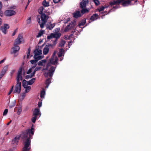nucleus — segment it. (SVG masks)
<instances>
[{
  "label": "nucleus",
  "instance_id": "obj_14",
  "mask_svg": "<svg viewBox=\"0 0 151 151\" xmlns=\"http://www.w3.org/2000/svg\"><path fill=\"white\" fill-rule=\"evenodd\" d=\"M40 114V110L38 108H35L33 112V116L37 117Z\"/></svg>",
  "mask_w": 151,
  "mask_h": 151
},
{
  "label": "nucleus",
  "instance_id": "obj_61",
  "mask_svg": "<svg viewBox=\"0 0 151 151\" xmlns=\"http://www.w3.org/2000/svg\"><path fill=\"white\" fill-rule=\"evenodd\" d=\"M2 4L1 2L0 1V9H1L2 7Z\"/></svg>",
  "mask_w": 151,
  "mask_h": 151
},
{
  "label": "nucleus",
  "instance_id": "obj_7",
  "mask_svg": "<svg viewBox=\"0 0 151 151\" xmlns=\"http://www.w3.org/2000/svg\"><path fill=\"white\" fill-rule=\"evenodd\" d=\"M4 14L6 16L10 17L15 15L16 14V12L12 10H7L5 11Z\"/></svg>",
  "mask_w": 151,
  "mask_h": 151
},
{
  "label": "nucleus",
  "instance_id": "obj_41",
  "mask_svg": "<svg viewBox=\"0 0 151 151\" xmlns=\"http://www.w3.org/2000/svg\"><path fill=\"white\" fill-rule=\"evenodd\" d=\"M31 22V17H29L27 20V24H29Z\"/></svg>",
  "mask_w": 151,
  "mask_h": 151
},
{
  "label": "nucleus",
  "instance_id": "obj_35",
  "mask_svg": "<svg viewBox=\"0 0 151 151\" xmlns=\"http://www.w3.org/2000/svg\"><path fill=\"white\" fill-rule=\"evenodd\" d=\"M27 82L25 80H24L22 82V86L24 87V88H25V87L27 86Z\"/></svg>",
  "mask_w": 151,
  "mask_h": 151
},
{
  "label": "nucleus",
  "instance_id": "obj_12",
  "mask_svg": "<svg viewBox=\"0 0 151 151\" xmlns=\"http://www.w3.org/2000/svg\"><path fill=\"white\" fill-rule=\"evenodd\" d=\"M9 27V25L7 24H4V27H1V29L3 32L4 34H6V33L7 29H8Z\"/></svg>",
  "mask_w": 151,
  "mask_h": 151
},
{
  "label": "nucleus",
  "instance_id": "obj_20",
  "mask_svg": "<svg viewBox=\"0 0 151 151\" xmlns=\"http://www.w3.org/2000/svg\"><path fill=\"white\" fill-rule=\"evenodd\" d=\"M64 50L63 48L60 49L59 52L58 54V56L59 57L62 56L63 54H64Z\"/></svg>",
  "mask_w": 151,
  "mask_h": 151
},
{
  "label": "nucleus",
  "instance_id": "obj_6",
  "mask_svg": "<svg viewBox=\"0 0 151 151\" xmlns=\"http://www.w3.org/2000/svg\"><path fill=\"white\" fill-rule=\"evenodd\" d=\"M58 58L55 56L54 53L52 55L51 58L50 59V62L48 63L52 65H55L58 61Z\"/></svg>",
  "mask_w": 151,
  "mask_h": 151
},
{
  "label": "nucleus",
  "instance_id": "obj_26",
  "mask_svg": "<svg viewBox=\"0 0 151 151\" xmlns=\"http://www.w3.org/2000/svg\"><path fill=\"white\" fill-rule=\"evenodd\" d=\"M42 4L45 7L48 6L49 5V3L47 2L45 0H44L42 2Z\"/></svg>",
  "mask_w": 151,
  "mask_h": 151
},
{
  "label": "nucleus",
  "instance_id": "obj_62",
  "mask_svg": "<svg viewBox=\"0 0 151 151\" xmlns=\"http://www.w3.org/2000/svg\"><path fill=\"white\" fill-rule=\"evenodd\" d=\"M1 73L3 74H4V75L5 74V72H4L2 70V71L1 72Z\"/></svg>",
  "mask_w": 151,
  "mask_h": 151
},
{
  "label": "nucleus",
  "instance_id": "obj_15",
  "mask_svg": "<svg viewBox=\"0 0 151 151\" xmlns=\"http://www.w3.org/2000/svg\"><path fill=\"white\" fill-rule=\"evenodd\" d=\"M43 58V56L40 55H37V54H34V58L35 59H36L38 61L42 58Z\"/></svg>",
  "mask_w": 151,
  "mask_h": 151
},
{
  "label": "nucleus",
  "instance_id": "obj_17",
  "mask_svg": "<svg viewBox=\"0 0 151 151\" xmlns=\"http://www.w3.org/2000/svg\"><path fill=\"white\" fill-rule=\"evenodd\" d=\"M52 34L53 38H55L57 39L59 38L61 35V34L60 33H52Z\"/></svg>",
  "mask_w": 151,
  "mask_h": 151
},
{
  "label": "nucleus",
  "instance_id": "obj_8",
  "mask_svg": "<svg viewBox=\"0 0 151 151\" xmlns=\"http://www.w3.org/2000/svg\"><path fill=\"white\" fill-rule=\"evenodd\" d=\"M21 83H17V84L15 86V89L14 91V93H19L21 91Z\"/></svg>",
  "mask_w": 151,
  "mask_h": 151
},
{
  "label": "nucleus",
  "instance_id": "obj_56",
  "mask_svg": "<svg viewBox=\"0 0 151 151\" xmlns=\"http://www.w3.org/2000/svg\"><path fill=\"white\" fill-rule=\"evenodd\" d=\"M6 60V58H4V59L3 60H1L0 61V64H1L3 63L4 62V60Z\"/></svg>",
  "mask_w": 151,
  "mask_h": 151
},
{
  "label": "nucleus",
  "instance_id": "obj_40",
  "mask_svg": "<svg viewBox=\"0 0 151 151\" xmlns=\"http://www.w3.org/2000/svg\"><path fill=\"white\" fill-rule=\"evenodd\" d=\"M43 34V31H40L38 33V35H37L36 37H39L42 35Z\"/></svg>",
  "mask_w": 151,
  "mask_h": 151
},
{
  "label": "nucleus",
  "instance_id": "obj_29",
  "mask_svg": "<svg viewBox=\"0 0 151 151\" xmlns=\"http://www.w3.org/2000/svg\"><path fill=\"white\" fill-rule=\"evenodd\" d=\"M81 10V13L82 14V15L85 13L88 12V10L87 9H83Z\"/></svg>",
  "mask_w": 151,
  "mask_h": 151
},
{
  "label": "nucleus",
  "instance_id": "obj_33",
  "mask_svg": "<svg viewBox=\"0 0 151 151\" xmlns=\"http://www.w3.org/2000/svg\"><path fill=\"white\" fill-rule=\"evenodd\" d=\"M24 88H25V92L26 93H27L31 89V87L30 86H27L26 87Z\"/></svg>",
  "mask_w": 151,
  "mask_h": 151
},
{
  "label": "nucleus",
  "instance_id": "obj_16",
  "mask_svg": "<svg viewBox=\"0 0 151 151\" xmlns=\"http://www.w3.org/2000/svg\"><path fill=\"white\" fill-rule=\"evenodd\" d=\"M46 62V59H44L39 61L38 63V65L39 66H45Z\"/></svg>",
  "mask_w": 151,
  "mask_h": 151
},
{
  "label": "nucleus",
  "instance_id": "obj_49",
  "mask_svg": "<svg viewBox=\"0 0 151 151\" xmlns=\"http://www.w3.org/2000/svg\"><path fill=\"white\" fill-rule=\"evenodd\" d=\"M41 68L40 67H37L36 68L35 70L37 71L40 70Z\"/></svg>",
  "mask_w": 151,
  "mask_h": 151
},
{
  "label": "nucleus",
  "instance_id": "obj_37",
  "mask_svg": "<svg viewBox=\"0 0 151 151\" xmlns=\"http://www.w3.org/2000/svg\"><path fill=\"white\" fill-rule=\"evenodd\" d=\"M37 61H38L35 59L30 61V62L32 64H36Z\"/></svg>",
  "mask_w": 151,
  "mask_h": 151
},
{
  "label": "nucleus",
  "instance_id": "obj_13",
  "mask_svg": "<svg viewBox=\"0 0 151 151\" xmlns=\"http://www.w3.org/2000/svg\"><path fill=\"white\" fill-rule=\"evenodd\" d=\"M88 2V0H82L81 2L80 3V7L82 8H85L86 4Z\"/></svg>",
  "mask_w": 151,
  "mask_h": 151
},
{
  "label": "nucleus",
  "instance_id": "obj_43",
  "mask_svg": "<svg viewBox=\"0 0 151 151\" xmlns=\"http://www.w3.org/2000/svg\"><path fill=\"white\" fill-rule=\"evenodd\" d=\"M7 70H8V66H6L4 67L2 71L6 73V72L7 71Z\"/></svg>",
  "mask_w": 151,
  "mask_h": 151
},
{
  "label": "nucleus",
  "instance_id": "obj_38",
  "mask_svg": "<svg viewBox=\"0 0 151 151\" xmlns=\"http://www.w3.org/2000/svg\"><path fill=\"white\" fill-rule=\"evenodd\" d=\"M37 116H34V117H33L31 119V121L32 122L34 123H35V121H36V120L37 119Z\"/></svg>",
  "mask_w": 151,
  "mask_h": 151
},
{
  "label": "nucleus",
  "instance_id": "obj_42",
  "mask_svg": "<svg viewBox=\"0 0 151 151\" xmlns=\"http://www.w3.org/2000/svg\"><path fill=\"white\" fill-rule=\"evenodd\" d=\"M105 7L102 6L101 7H100L99 9L98 10H99V12H100L101 11H102L104 9Z\"/></svg>",
  "mask_w": 151,
  "mask_h": 151
},
{
  "label": "nucleus",
  "instance_id": "obj_1",
  "mask_svg": "<svg viewBox=\"0 0 151 151\" xmlns=\"http://www.w3.org/2000/svg\"><path fill=\"white\" fill-rule=\"evenodd\" d=\"M34 129L32 126L31 129H27L22 131L21 134V137L24 142V146L22 151H29L30 149L29 147L31 145L30 139L32 138V136L34 133Z\"/></svg>",
  "mask_w": 151,
  "mask_h": 151
},
{
  "label": "nucleus",
  "instance_id": "obj_9",
  "mask_svg": "<svg viewBox=\"0 0 151 151\" xmlns=\"http://www.w3.org/2000/svg\"><path fill=\"white\" fill-rule=\"evenodd\" d=\"M22 36L21 35H19L17 38L15 40L14 45H17L21 43V40L22 39Z\"/></svg>",
  "mask_w": 151,
  "mask_h": 151
},
{
  "label": "nucleus",
  "instance_id": "obj_59",
  "mask_svg": "<svg viewBox=\"0 0 151 151\" xmlns=\"http://www.w3.org/2000/svg\"><path fill=\"white\" fill-rule=\"evenodd\" d=\"M31 0H28V2H27V5H29V4L30 2H31Z\"/></svg>",
  "mask_w": 151,
  "mask_h": 151
},
{
  "label": "nucleus",
  "instance_id": "obj_21",
  "mask_svg": "<svg viewBox=\"0 0 151 151\" xmlns=\"http://www.w3.org/2000/svg\"><path fill=\"white\" fill-rule=\"evenodd\" d=\"M98 18V15L97 14H95L91 16L90 18V20L94 21L96 20Z\"/></svg>",
  "mask_w": 151,
  "mask_h": 151
},
{
  "label": "nucleus",
  "instance_id": "obj_5",
  "mask_svg": "<svg viewBox=\"0 0 151 151\" xmlns=\"http://www.w3.org/2000/svg\"><path fill=\"white\" fill-rule=\"evenodd\" d=\"M76 19H75L74 20H73V22H74V23L70 24L69 25H68L65 28L64 31L65 32H67L69 30H72L73 29V30L72 31V34L70 35V36H72L73 35V34H74V32H76V28L74 27L73 26L74 25V22H76L75 21Z\"/></svg>",
  "mask_w": 151,
  "mask_h": 151
},
{
  "label": "nucleus",
  "instance_id": "obj_10",
  "mask_svg": "<svg viewBox=\"0 0 151 151\" xmlns=\"http://www.w3.org/2000/svg\"><path fill=\"white\" fill-rule=\"evenodd\" d=\"M14 47L12 48L11 51V54H14L19 51V47L17 45H14Z\"/></svg>",
  "mask_w": 151,
  "mask_h": 151
},
{
  "label": "nucleus",
  "instance_id": "obj_58",
  "mask_svg": "<svg viewBox=\"0 0 151 151\" xmlns=\"http://www.w3.org/2000/svg\"><path fill=\"white\" fill-rule=\"evenodd\" d=\"M36 71V70H35L32 73H31V74L34 76L35 74V72Z\"/></svg>",
  "mask_w": 151,
  "mask_h": 151
},
{
  "label": "nucleus",
  "instance_id": "obj_52",
  "mask_svg": "<svg viewBox=\"0 0 151 151\" xmlns=\"http://www.w3.org/2000/svg\"><path fill=\"white\" fill-rule=\"evenodd\" d=\"M32 68H30L27 71V74H29L30 73H31V72H32Z\"/></svg>",
  "mask_w": 151,
  "mask_h": 151
},
{
  "label": "nucleus",
  "instance_id": "obj_4",
  "mask_svg": "<svg viewBox=\"0 0 151 151\" xmlns=\"http://www.w3.org/2000/svg\"><path fill=\"white\" fill-rule=\"evenodd\" d=\"M122 3V5L124 6H128L130 5L131 2L129 0L124 1V0H117L116 1H114L110 2L111 5H119L121 3Z\"/></svg>",
  "mask_w": 151,
  "mask_h": 151
},
{
  "label": "nucleus",
  "instance_id": "obj_23",
  "mask_svg": "<svg viewBox=\"0 0 151 151\" xmlns=\"http://www.w3.org/2000/svg\"><path fill=\"white\" fill-rule=\"evenodd\" d=\"M35 78H32L27 82V84L29 85H32L35 82Z\"/></svg>",
  "mask_w": 151,
  "mask_h": 151
},
{
  "label": "nucleus",
  "instance_id": "obj_64",
  "mask_svg": "<svg viewBox=\"0 0 151 151\" xmlns=\"http://www.w3.org/2000/svg\"><path fill=\"white\" fill-rule=\"evenodd\" d=\"M36 65H37V64H36L35 66H33L31 68L32 69V68H35L36 67Z\"/></svg>",
  "mask_w": 151,
  "mask_h": 151
},
{
  "label": "nucleus",
  "instance_id": "obj_57",
  "mask_svg": "<svg viewBox=\"0 0 151 151\" xmlns=\"http://www.w3.org/2000/svg\"><path fill=\"white\" fill-rule=\"evenodd\" d=\"M25 93H22V96L23 97V98H24L25 96Z\"/></svg>",
  "mask_w": 151,
  "mask_h": 151
},
{
  "label": "nucleus",
  "instance_id": "obj_46",
  "mask_svg": "<svg viewBox=\"0 0 151 151\" xmlns=\"http://www.w3.org/2000/svg\"><path fill=\"white\" fill-rule=\"evenodd\" d=\"M30 48H29L28 49V51L27 53V58H29V56L30 55Z\"/></svg>",
  "mask_w": 151,
  "mask_h": 151
},
{
  "label": "nucleus",
  "instance_id": "obj_31",
  "mask_svg": "<svg viewBox=\"0 0 151 151\" xmlns=\"http://www.w3.org/2000/svg\"><path fill=\"white\" fill-rule=\"evenodd\" d=\"M43 9L44 8L43 6L40 7L38 10L39 13L40 14H43L44 13H43Z\"/></svg>",
  "mask_w": 151,
  "mask_h": 151
},
{
  "label": "nucleus",
  "instance_id": "obj_19",
  "mask_svg": "<svg viewBox=\"0 0 151 151\" xmlns=\"http://www.w3.org/2000/svg\"><path fill=\"white\" fill-rule=\"evenodd\" d=\"M20 136L18 137H16L14 139H12V143L14 144L15 143H17L18 142V141L20 137Z\"/></svg>",
  "mask_w": 151,
  "mask_h": 151
},
{
  "label": "nucleus",
  "instance_id": "obj_51",
  "mask_svg": "<svg viewBox=\"0 0 151 151\" xmlns=\"http://www.w3.org/2000/svg\"><path fill=\"white\" fill-rule=\"evenodd\" d=\"M57 39H55V40L53 41V44L52 45V46L53 45H55L56 43H57Z\"/></svg>",
  "mask_w": 151,
  "mask_h": 151
},
{
  "label": "nucleus",
  "instance_id": "obj_63",
  "mask_svg": "<svg viewBox=\"0 0 151 151\" xmlns=\"http://www.w3.org/2000/svg\"><path fill=\"white\" fill-rule=\"evenodd\" d=\"M2 22V19H0V25H1V24Z\"/></svg>",
  "mask_w": 151,
  "mask_h": 151
},
{
  "label": "nucleus",
  "instance_id": "obj_25",
  "mask_svg": "<svg viewBox=\"0 0 151 151\" xmlns=\"http://www.w3.org/2000/svg\"><path fill=\"white\" fill-rule=\"evenodd\" d=\"M82 16V14H81V12L79 11H76V18L80 17Z\"/></svg>",
  "mask_w": 151,
  "mask_h": 151
},
{
  "label": "nucleus",
  "instance_id": "obj_45",
  "mask_svg": "<svg viewBox=\"0 0 151 151\" xmlns=\"http://www.w3.org/2000/svg\"><path fill=\"white\" fill-rule=\"evenodd\" d=\"M8 112V109H6L4 111V112L3 113V115L4 116H5L6 115Z\"/></svg>",
  "mask_w": 151,
  "mask_h": 151
},
{
  "label": "nucleus",
  "instance_id": "obj_28",
  "mask_svg": "<svg viewBox=\"0 0 151 151\" xmlns=\"http://www.w3.org/2000/svg\"><path fill=\"white\" fill-rule=\"evenodd\" d=\"M65 43V41L64 40H62L59 43V45L61 47H63Z\"/></svg>",
  "mask_w": 151,
  "mask_h": 151
},
{
  "label": "nucleus",
  "instance_id": "obj_39",
  "mask_svg": "<svg viewBox=\"0 0 151 151\" xmlns=\"http://www.w3.org/2000/svg\"><path fill=\"white\" fill-rule=\"evenodd\" d=\"M33 76L31 73L30 75H28L26 76L25 77V78L27 79L29 78H31Z\"/></svg>",
  "mask_w": 151,
  "mask_h": 151
},
{
  "label": "nucleus",
  "instance_id": "obj_18",
  "mask_svg": "<svg viewBox=\"0 0 151 151\" xmlns=\"http://www.w3.org/2000/svg\"><path fill=\"white\" fill-rule=\"evenodd\" d=\"M37 54V55H40L42 53V51L41 50H39L38 49H35L34 51V54Z\"/></svg>",
  "mask_w": 151,
  "mask_h": 151
},
{
  "label": "nucleus",
  "instance_id": "obj_32",
  "mask_svg": "<svg viewBox=\"0 0 151 151\" xmlns=\"http://www.w3.org/2000/svg\"><path fill=\"white\" fill-rule=\"evenodd\" d=\"M45 94V91L44 90L42 91L40 93V96L41 98L42 99L44 98V95Z\"/></svg>",
  "mask_w": 151,
  "mask_h": 151
},
{
  "label": "nucleus",
  "instance_id": "obj_53",
  "mask_svg": "<svg viewBox=\"0 0 151 151\" xmlns=\"http://www.w3.org/2000/svg\"><path fill=\"white\" fill-rule=\"evenodd\" d=\"M3 12L2 11L1 9H0V15L2 17L3 16Z\"/></svg>",
  "mask_w": 151,
  "mask_h": 151
},
{
  "label": "nucleus",
  "instance_id": "obj_60",
  "mask_svg": "<svg viewBox=\"0 0 151 151\" xmlns=\"http://www.w3.org/2000/svg\"><path fill=\"white\" fill-rule=\"evenodd\" d=\"M73 14V16L74 17L76 18V12H74Z\"/></svg>",
  "mask_w": 151,
  "mask_h": 151
},
{
  "label": "nucleus",
  "instance_id": "obj_47",
  "mask_svg": "<svg viewBox=\"0 0 151 151\" xmlns=\"http://www.w3.org/2000/svg\"><path fill=\"white\" fill-rule=\"evenodd\" d=\"M13 88H14V86H13L11 88V89L9 92L8 93V95H9L13 91Z\"/></svg>",
  "mask_w": 151,
  "mask_h": 151
},
{
  "label": "nucleus",
  "instance_id": "obj_34",
  "mask_svg": "<svg viewBox=\"0 0 151 151\" xmlns=\"http://www.w3.org/2000/svg\"><path fill=\"white\" fill-rule=\"evenodd\" d=\"M22 67H20L18 71L17 76H19V75H22Z\"/></svg>",
  "mask_w": 151,
  "mask_h": 151
},
{
  "label": "nucleus",
  "instance_id": "obj_50",
  "mask_svg": "<svg viewBox=\"0 0 151 151\" xmlns=\"http://www.w3.org/2000/svg\"><path fill=\"white\" fill-rule=\"evenodd\" d=\"M61 0H53V2L55 3H57L60 2Z\"/></svg>",
  "mask_w": 151,
  "mask_h": 151
},
{
  "label": "nucleus",
  "instance_id": "obj_55",
  "mask_svg": "<svg viewBox=\"0 0 151 151\" xmlns=\"http://www.w3.org/2000/svg\"><path fill=\"white\" fill-rule=\"evenodd\" d=\"M42 106V103H41L40 102H38V106L39 108H40V107H41Z\"/></svg>",
  "mask_w": 151,
  "mask_h": 151
},
{
  "label": "nucleus",
  "instance_id": "obj_11",
  "mask_svg": "<svg viewBox=\"0 0 151 151\" xmlns=\"http://www.w3.org/2000/svg\"><path fill=\"white\" fill-rule=\"evenodd\" d=\"M52 44H49L48 45H46V46L43 49V54L45 55H47L48 53L49 50V47H52Z\"/></svg>",
  "mask_w": 151,
  "mask_h": 151
},
{
  "label": "nucleus",
  "instance_id": "obj_2",
  "mask_svg": "<svg viewBox=\"0 0 151 151\" xmlns=\"http://www.w3.org/2000/svg\"><path fill=\"white\" fill-rule=\"evenodd\" d=\"M55 68L56 67L50 66V68L49 70V71L45 72L44 73V75L45 78H48V76L50 77V78H48L46 81L45 83L46 84V88H48L49 84L51 83V81Z\"/></svg>",
  "mask_w": 151,
  "mask_h": 151
},
{
  "label": "nucleus",
  "instance_id": "obj_24",
  "mask_svg": "<svg viewBox=\"0 0 151 151\" xmlns=\"http://www.w3.org/2000/svg\"><path fill=\"white\" fill-rule=\"evenodd\" d=\"M22 75H19V76H17V83H21V82L19 81L20 80L22 81Z\"/></svg>",
  "mask_w": 151,
  "mask_h": 151
},
{
  "label": "nucleus",
  "instance_id": "obj_44",
  "mask_svg": "<svg viewBox=\"0 0 151 151\" xmlns=\"http://www.w3.org/2000/svg\"><path fill=\"white\" fill-rule=\"evenodd\" d=\"M52 38H53V37H52V33H51L50 35L48 36L47 37L48 40L51 39Z\"/></svg>",
  "mask_w": 151,
  "mask_h": 151
},
{
  "label": "nucleus",
  "instance_id": "obj_30",
  "mask_svg": "<svg viewBox=\"0 0 151 151\" xmlns=\"http://www.w3.org/2000/svg\"><path fill=\"white\" fill-rule=\"evenodd\" d=\"M81 10V13L82 14V15L85 13L88 12V10L87 9H83Z\"/></svg>",
  "mask_w": 151,
  "mask_h": 151
},
{
  "label": "nucleus",
  "instance_id": "obj_48",
  "mask_svg": "<svg viewBox=\"0 0 151 151\" xmlns=\"http://www.w3.org/2000/svg\"><path fill=\"white\" fill-rule=\"evenodd\" d=\"M94 2L96 5H99V2L98 0H93Z\"/></svg>",
  "mask_w": 151,
  "mask_h": 151
},
{
  "label": "nucleus",
  "instance_id": "obj_36",
  "mask_svg": "<svg viewBox=\"0 0 151 151\" xmlns=\"http://www.w3.org/2000/svg\"><path fill=\"white\" fill-rule=\"evenodd\" d=\"M50 66V63H48L46 65V68H43V69L42 70L43 71L44 70H48L49 71V70H48L49 67V66Z\"/></svg>",
  "mask_w": 151,
  "mask_h": 151
},
{
  "label": "nucleus",
  "instance_id": "obj_27",
  "mask_svg": "<svg viewBox=\"0 0 151 151\" xmlns=\"http://www.w3.org/2000/svg\"><path fill=\"white\" fill-rule=\"evenodd\" d=\"M55 26L54 24H50V25L47 27V28L50 30H51Z\"/></svg>",
  "mask_w": 151,
  "mask_h": 151
},
{
  "label": "nucleus",
  "instance_id": "obj_22",
  "mask_svg": "<svg viewBox=\"0 0 151 151\" xmlns=\"http://www.w3.org/2000/svg\"><path fill=\"white\" fill-rule=\"evenodd\" d=\"M86 22V19H83L78 24L79 27H81V26H83Z\"/></svg>",
  "mask_w": 151,
  "mask_h": 151
},
{
  "label": "nucleus",
  "instance_id": "obj_54",
  "mask_svg": "<svg viewBox=\"0 0 151 151\" xmlns=\"http://www.w3.org/2000/svg\"><path fill=\"white\" fill-rule=\"evenodd\" d=\"M17 29H16L15 30V31H14V32L13 33V34H12V36H14L15 35V34H16V33L17 32Z\"/></svg>",
  "mask_w": 151,
  "mask_h": 151
},
{
  "label": "nucleus",
  "instance_id": "obj_3",
  "mask_svg": "<svg viewBox=\"0 0 151 151\" xmlns=\"http://www.w3.org/2000/svg\"><path fill=\"white\" fill-rule=\"evenodd\" d=\"M49 18L48 16H47L45 13L42 14L37 16V19L38 23H39L40 26L42 28H43L44 25L47 22Z\"/></svg>",
  "mask_w": 151,
  "mask_h": 151
}]
</instances>
